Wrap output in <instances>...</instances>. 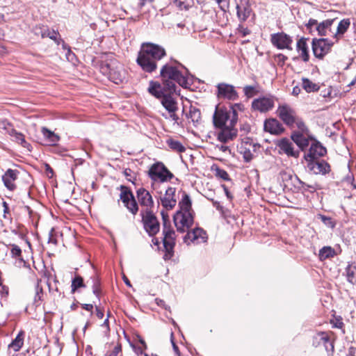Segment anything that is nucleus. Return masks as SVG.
Returning a JSON list of instances; mask_svg holds the SVG:
<instances>
[{
	"label": "nucleus",
	"instance_id": "obj_1",
	"mask_svg": "<svg viewBox=\"0 0 356 356\" xmlns=\"http://www.w3.org/2000/svg\"><path fill=\"white\" fill-rule=\"evenodd\" d=\"M160 74L163 81L162 88L167 89L170 92H176L175 83L184 88L191 85V75L188 70L180 63H166L161 67Z\"/></svg>",
	"mask_w": 356,
	"mask_h": 356
},
{
	"label": "nucleus",
	"instance_id": "obj_2",
	"mask_svg": "<svg viewBox=\"0 0 356 356\" xmlns=\"http://www.w3.org/2000/svg\"><path fill=\"white\" fill-rule=\"evenodd\" d=\"M165 56L164 48L153 43H146L142 45L136 61L143 71L151 73L156 70L157 62Z\"/></svg>",
	"mask_w": 356,
	"mask_h": 356
},
{
	"label": "nucleus",
	"instance_id": "obj_3",
	"mask_svg": "<svg viewBox=\"0 0 356 356\" xmlns=\"http://www.w3.org/2000/svg\"><path fill=\"white\" fill-rule=\"evenodd\" d=\"M148 92L152 95L159 99L162 106L168 111V116L164 113L162 114V116L165 119L170 118L172 121L177 123L179 120V116L176 113L179 108L178 103L172 95L174 92H170L167 89H163L162 86L160 83L154 81H151L149 83Z\"/></svg>",
	"mask_w": 356,
	"mask_h": 356
},
{
	"label": "nucleus",
	"instance_id": "obj_4",
	"mask_svg": "<svg viewBox=\"0 0 356 356\" xmlns=\"http://www.w3.org/2000/svg\"><path fill=\"white\" fill-rule=\"evenodd\" d=\"M243 108L241 104H234L229 107L216 106L213 115L214 127H235L238 120V111Z\"/></svg>",
	"mask_w": 356,
	"mask_h": 356
},
{
	"label": "nucleus",
	"instance_id": "obj_5",
	"mask_svg": "<svg viewBox=\"0 0 356 356\" xmlns=\"http://www.w3.org/2000/svg\"><path fill=\"white\" fill-rule=\"evenodd\" d=\"M277 115L288 127L305 129V123L297 116L295 110L289 105H280L277 109Z\"/></svg>",
	"mask_w": 356,
	"mask_h": 356
},
{
	"label": "nucleus",
	"instance_id": "obj_6",
	"mask_svg": "<svg viewBox=\"0 0 356 356\" xmlns=\"http://www.w3.org/2000/svg\"><path fill=\"white\" fill-rule=\"evenodd\" d=\"M163 215V218L164 220L163 223V243L165 249V254L163 255V259L165 260H168L171 259L173 255V250L175 245V232L173 229H172L169 226L167 225L166 220L163 212H161Z\"/></svg>",
	"mask_w": 356,
	"mask_h": 356
},
{
	"label": "nucleus",
	"instance_id": "obj_7",
	"mask_svg": "<svg viewBox=\"0 0 356 356\" xmlns=\"http://www.w3.org/2000/svg\"><path fill=\"white\" fill-rule=\"evenodd\" d=\"M148 175L154 182H165L173 177V174L168 170L162 162L152 164L148 171Z\"/></svg>",
	"mask_w": 356,
	"mask_h": 356
},
{
	"label": "nucleus",
	"instance_id": "obj_8",
	"mask_svg": "<svg viewBox=\"0 0 356 356\" xmlns=\"http://www.w3.org/2000/svg\"><path fill=\"white\" fill-rule=\"evenodd\" d=\"M142 222L146 232L150 236L156 235L160 229V224L152 211L140 212Z\"/></svg>",
	"mask_w": 356,
	"mask_h": 356
},
{
	"label": "nucleus",
	"instance_id": "obj_9",
	"mask_svg": "<svg viewBox=\"0 0 356 356\" xmlns=\"http://www.w3.org/2000/svg\"><path fill=\"white\" fill-rule=\"evenodd\" d=\"M174 223L178 232L183 233L188 231L193 224L192 212L177 211L174 216Z\"/></svg>",
	"mask_w": 356,
	"mask_h": 356
},
{
	"label": "nucleus",
	"instance_id": "obj_10",
	"mask_svg": "<svg viewBox=\"0 0 356 356\" xmlns=\"http://www.w3.org/2000/svg\"><path fill=\"white\" fill-rule=\"evenodd\" d=\"M334 43L327 38H314L312 42V47L314 56L322 59L331 51Z\"/></svg>",
	"mask_w": 356,
	"mask_h": 356
},
{
	"label": "nucleus",
	"instance_id": "obj_11",
	"mask_svg": "<svg viewBox=\"0 0 356 356\" xmlns=\"http://www.w3.org/2000/svg\"><path fill=\"white\" fill-rule=\"evenodd\" d=\"M102 69L107 72L108 79L116 84L122 83L124 79V71L120 64L111 63Z\"/></svg>",
	"mask_w": 356,
	"mask_h": 356
},
{
	"label": "nucleus",
	"instance_id": "obj_12",
	"mask_svg": "<svg viewBox=\"0 0 356 356\" xmlns=\"http://www.w3.org/2000/svg\"><path fill=\"white\" fill-rule=\"evenodd\" d=\"M291 134L293 141L302 149H305L309 145L310 141L315 140L312 136L309 134V131L305 125V129H298Z\"/></svg>",
	"mask_w": 356,
	"mask_h": 356
},
{
	"label": "nucleus",
	"instance_id": "obj_13",
	"mask_svg": "<svg viewBox=\"0 0 356 356\" xmlns=\"http://www.w3.org/2000/svg\"><path fill=\"white\" fill-rule=\"evenodd\" d=\"M138 202L142 207L141 212L152 211L154 202L150 193L144 188H140L136 191Z\"/></svg>",
	"mask_w": 356,
	"mask_h": 356
},
{
	"label": "nucleus",
	"instance_id": "obj_14",
	"mask_svg": "<svg viewBox=\"0 0 356 356\" xmlns=\"http://www.w3.org/2000/svg\"><path fill=\"white\" fill-rule=\"evenodd\" d=\"M120 200L124 207L133 214L138 211V206L133 193L125 186H121Z\"/></svg>",
	"mask_w": 356,
	"mask_h": 356
},
{
	"label": "nucleus",
	"instance_id": "obj_15",
	"mask_svg": "<svg viewBox=\"0 0 356 356\" xmlns=\"http://www.w3.org/2000/svg\"><path fill=\"white\" fill-rule=\"evenodd\" d=\"M3 128L6 130V132L8 134H9L12 138L13 140L17 143L18 144H20L23 147L26 148L27 150L31 151V145L30 143H29L25 140V137L23 134L17 131L15 129L13 128L12 125L6 122H2Z\"/></svg>",
	"mask_w": 356,
	"mask_h": 356
},
{
	"label": "nucleus",
	"instance_id": "obj_16",
	"mask_svg": "<svg viewBox=\"0 0 356 356\" xmlns=\"http://www.w3.org/2000/svg\"><path fill=\"white\" fill-rule=\"evenodd\" d=\"M292 41L291 37L283 32L273 33L270 35L271 43L280 49H291Z\"/></svg>",
	"mask_w": 356,
	"mask_h": 356
},
{
	"label": "nucleus",
	"instance_id": "obj_17",
	"mask_svg": "<svg viewBox=\"0 0 356 356\" xmlns=\"http://www.w3.org/2000/svg\"><path fill=\"white\" fill-rule=\"evenodd\" d=\"M217 89V96L218 98L234 101L238 97V92L232 85L221 83L218 84Z\"/></svg>",
	"mask_w": 356,
	"mask_h": 356
},
{
	"label": "nucleus",
	"instance_id": "obj_18",
	"mask_svg": "<svg viewBox=\"0 0 356 356\" xmlns=\"http://www.w3.org/2000/svg\"><path fill=\"white\" fill-rule=\"evenodd\" d=\"M326 149L318 142L314 140L311 143L310 147L307 153L305 154L306 161L318 160L320 157L326 154Z\"/></svg>",
	"mask_w": 356,
	"mask_h": 356
},
{
	"label": "nucleus",
	"instance_id": "obj_19",
	"mask_svg": "<svg viewBox=\"0 0 356 356\" xmlns=\"http://www.w3.org/2000/svg\"><path fill=\"white\" fill-rule=\"evenodd\" d=\"M207 236L206 232L201 228L197 227L188 232L187 234L184 236V241L186 243L189 245L191 243L200 244L207 241Z\"/></svg>",
	"mask_w": 356,
	"mask_h": 356
},
{
	"label": "nucleus",
	"instance_id": "obj_20",
	"mask_svg": "<svg viewBox=\"0 0 356 356\" xmlns=\"http://www.w3.org/2000/svg\"><path fill=\"white\" fill-rule=\"evenodd\" d=\"M217 129L216 136L219 141L226 143L233 140L237 136V129L235 127H221Z\"/></svg>",
	"mask_w": 356,
	"mask_h": 356
},
{
	"label": "nucleus",
	"instance_id": "obj_21",
	"mask_svg": "<svg viewBox=\"0 0 356 356\" xmlns=\"http://www.w3.org/2000/svg\"><path fill=\"white\" fill-rule=\"evenodd\" d=\"M236 15L241 22H244L251 15L252 10L248 0H239L236 4Z\"/></svg>",
	"mask_w": 356,
	"mask_h": 356
},
{
	"label": "nucleus",
	"instance_id": "obj_22",
	"mask_svg": "<svg viewBox=\"0 0 356 356\" xmlns=\"http://www.w3.org/2000/svg\"><path fill=\"white\" fill-rule=\"evenodd\" d=\"M256 145L249 140L248 138L243 140L238 146V152L243 155V159L246 162L250 161L253 159V152L255 151Z\"/></svg>",
	"mask_w": 356,
	"mask_h": 356
},
{
	"label": "nucleus",
	"instance_id": "obj_23",
	"mask_svg": "<svg viewBox=\"0 0 356 356\" xmlns=\"http://www.w3.org/2000/svg\"><path fill=\"white\" fill-rule=\"evenodd\" d=\"M175 192V188L168 187L163 196L161 197V205L166 210H171L175 207L177 204Z\"/></svg>",
	"mask_w": 356,
	"mask_h": 356
},
{
	"label": "nucleus",
	"instance_id": "obj_24",
	"mask_svg": "<svg viewBox=\"0 0 356 356\" xmlns=\"http://www.w3.org/2000/svg\"><path fill=\"white\" fill-rule=\"evenodd\" d=\"M307 162V168L314 174L325 175L330 170V165L324 161L313 160Z\"/></svg>",
	"mask_w": 356,
	"mask_h": 356
},
{
	"label": "nucleus",
	"instance_id": "obj_25",
	"mask_svg": "<svg viewBox=\"0 0 356 356\" xmlns=\"http://www.w3.org/2000/svg\"><path fill=\"white\" fill-rule=\"evenodd\" d=\"M336 22V19H327L321 22H318V36H328L334 38V29L333 25Z\"/></svg>",
	"mask_w": 356,
	"mask_h": 356
},
{
	"label": "nucleus",
	"instance_id": "obj_26",
	"mask_svg": "<svg viewBox=\"0 0 356 356\" xmlns=\"http://www.w3.org/2000/svg\"><path fill=\"white\" fill-rule=\"evenodd\" d=\"M252 106L254 110L266 112L274 106V100L271 97H261L253 100Z\"/></svg>",
	"mask_w": 356,
	"mask_h": 356
},
{
	"label": "nucleus",
	"instance_id": "obj_27",
	"mask_svg": "<svg viewBox=\"0 0 356 356\" xmlns=\"http://www.w3.org/2000/svg\"><path fill=\"white\" fill-rule=\"evenodd\" d=\"M19 173L17 170L8 169L2 175L3 184L9 191H13L16 188L15 181L17 179Z\"/></svg>",
	"mask_w": 356,
	"mask_h": 356
},
{
	"label": "nucleus",
	"instance_id": "obj_28",
	"mask_svg": "<svg viewBox=\"0 0 356 356\" xmlns=\"http://www.w3.org/2000/svg\"><path fill=\"white\" fill-rule=\"evenodd\" d=\"M264 131L273 135H279L284 132L282 124L275 118L266 120L264 124Z\"/></svg>",
	"mask_w": 356,
	"mask_h": 356
},
{
	"label": "nucleus",
	"instance_id": "obj_29",
	"mask_svg": "<svg viewBox=\"0 0 356 356\" xmlns=\"http://www.w3.org/2000/svg\"><path fill=\"white\" fill-rule=\"evenodd\" d=\"M280 151L289 156L298 157L299 152L293 149V143L287 138H282L277 143Z\"/></svg>",
	"mask_w": 356,
	"mask_h": 356
},
{
	"label": "nucleus",
	"instance_id": "obj_30",
	"mask_svg": "<svg viewBox=\"0 0 356 356\" xmlns=\"http://www.w3.org/2000/svg\"><path fill=\"white\" fill-rule=\"evenodd\" d=\"M307 40L308 39L305 38H301L298 40L296 44L297 51L305 63L308 62L309 60V47L307 43Z\"/></svg>",
	"mask_w": 356,
	"mask_h": 356
},
{
	"label": "nucleus",
	"instance_id": "obj_31",
	"mask_svg": "<svg viewBox=\"0 0 356 356\" xmlns=\"http://www.w3.org/2000/svg\"><path fill=\"white\" fill-rule=\"evenodd\" d=\"M350 25V19H343L339 22L337 26V30H334V39H335L336 42H337L343 35L348 29Z\"/></svg>",
	"mask_w": 356,
	"mask_h": 356
},
{
	"label": "nucleus",
	"instance_id": "obj_32",
	"mask_svg": "<svg viewBox=\"0 0 356 356\" xmlns=\"http://www.w3.org/2000/svg\"><path fill=\"white\" fill-rule=\"evenodd\" d=\"M41 131L46 142L49 145H55L60 140V137L57 134L46 127H42Z\"/></svg>",
	"mask_w": 356,
	"mask_h": 356
},
{
	"label": "nucleus",
	"instance_id": "obj_33",
	"mask_svg": "<svg viewBox=\"0 0 356 356\" xmlns=\"http://www.w3.org/2000/svg\"><path fill=\"white\" fill-rule=\"evenodd\" d=\"M24 344V332H20L13 341L8 345L9 349H13L15 352L19 351Z\"/></svg>",
	"mask_w": 356,
	"mask_h": 356
},
{
	"label": "nucleus",
	"instance_id": "obj_34",
	"mask_svg": "<svg viewBox=\"0 0 356 356\" xmlns=\"http://www.w3.org/2000/svg\"><path fill=\"white\" fill-rule=\"evenodd\" d=\"M179 210L183 211L192 212L191 210V200L188 194L184 193L182 198L179 203Z\"/></svg>",
	"mask_w": 356,
	"mask_h": 356
},
{
	"label": "nucleus",
	"instance_id": "obj_35",
	"mask_svg": "<svg viewBox=\"0 0 356 356\" xmlns=\"http://www.w3.org/2000/svg\"><path fill=\"white\" fill-rule=\"evenodd\" d=\"M320 340L323 342L327 352L332 353L334 351V345L330 341L327 333L322 332L318 334Z\"/></svg>",
	"mask_w": 356,
	"mask_h": 356
},
{
	"label": "nucleus",
	"instance_id": "obj_36",
	"mask_svg": "<svg viewBox=\"0 0 356 356\" xmlns=\"http://www.w3.org/2000/svg\"><path fill=\"white\" fill-rule=\"evenodd\" d=\"M335 255V251L330 246H325L319 251V258L321 261L332 258Z\"/></svg>",
	"mask_w": 356,
	"mask_h": 356
},
{
	"label": "nucleus",
	"instance_id": "obj_37",
	"mask_svg": "<svg viewBox=\"0 0 356 356\" xmlns=\"http://www.w3.org/2000/svg\"><path fill=\"white\" fill-rule=\"evenodd\" d=\"M302 86L307 92H315L319 90V86L317 84L313 83L307 78H303L302 79Z\"/></svg>",
	"mask_w": 356,
	"mask_h": 356
},
{
	"label": "nucleus",
	"instance_id": "obj_38",
	"mask_svg": "<svg viewBox=\"0 0 356 356\" xmlns=\"http://www.w3.org/2000/svg\"><path fill=\"white\" fill-rule=\"evenodd\" d=\"M167 144L169 147L175 152L181 153L186 150L185 147L178 140L169 139L167 140Z\"/></svg>",
	"mask_w": 356,
	"mask_h": 356
},
{
	"label": "nucleus",
	"instance_id": "obj_39",
	"mask_svg": "<svg viewBox=\"0 0 356 356\" xmlns=\"http://www.w3.org/2000/svg\"><path fill=\"white\" fill-rule=\"evenodd\" d=\"M318 22L315 19H309L308 22L306 23L305 26L308 32L311 35H318Z\"/></svg>",
	"mask_w": 356,
	"mask_h": 356
},
{
	"label": "nucleus",
	"instance_id": "obj_40",
	"mask_svg": "<svg viewBox=\"0 0 356 356\" xmlns=\"http://www.w3.org/2000/svg\"><path fill=\"white\" fill-rule=\"evenodd\" d=\"M40 30L41 32L42 38H44L48 37L56 42L57 41V35L58 34V32L55 31L54 30H49L47 27H45V29H40Z\"/></svg>",
	"mask_w": 356,
	"mask_h": 356
},
{
	"label": "nucleus",
	"instance_id": "obj_41",
	"mask_svg": "<svg viewBox=\"0 0 356 356\" xmlns=\"http://www.w3.org/2000/svg\"><path fill=\"white\" fill-rule=\"evenodd\" d=\"M72 291L74 293L78 288L85 287L83 280L80 275H76L72 280Z\"/></svg>",
	"mask_w": 356,
	"mask_h": 356
},
{
	"label": "nucleus",
	"instance_id": "obj_42",
	"mask_svg": "<svg viewBox=\"0 0 356 356\" xmlns=\"http://www.w3.org/2000/svg\"><path fill=\"white\" fill-rule=\"evenodd\" d=\"M346 275L347 277V280L350 283H353V279L355 277V275L356 273V266L353 264H349L346 268Z\"/></svg>",
	"mask_w": 356,
	"mask_h": 356
},
{
	"label": "nucleus",
	"instance_id": "obj_43",
	"mask_svg": "<svg viewBox=\"0 0 356 356\" xmlns=\"http://www.w3.org/2000/svg\"><path fill=\"white\" fill-rule=\"evenodd\" d=\"M299 184L300 185V189L304 191L313 193L318 189V186L316 184H309L300 180H299Z\"/></svg>",
	"mask_w": 356,
	"mask_h": 356
},
{
	"label": "nucleus",
	"instance_id": "obj_44",
	"mask_svg": "<svg viewBox=\"0 0 356 356\" xmlns=\"http://www.w3.org/2000/svg\"><path fill=\"white\" fill-rule=\"evenodd\" d=\"M243 92L247 97H252L257 93V87L254 86H245L243 88Z\"/></svg>",
	"mask_w": 356,
	"mask_h": 356
},
{
	"label": "nucleus",
	"instance_id": "obj_45",
	"mask_svg": "<svg viewBox=\"0 0 356 356\" xmlns=\"http://www.w3.org/2000/svg\"><path fill=\"white\" fill-rule=\"evenodd\" d=\"M170 3L173 4L176 6L179 10H188L189 9V6L186 5L185 2L182 0H169Z\"/></svg>",
	"mask_w": 356,
	"mask_h": 356
},
{
	"label": "nucleus",
	"instance_id": "obj_46",
	"mask_svg": "<svg viewBox=\"0 0 356 356\" xmlns=\"http://www.w3.org/2000/svg\"><path fill=\"white\" fill-rule=\"evenodd\" d=\"M317 218L320 219L326 226L331 228L334 227L335 223L332 221L331 218L322 214H318Z\"/></svg>",
	"mask_w": 356,
	"mask_h": 356
},
{
	"label": "nucleus",
	"instance_id": "obj_47",
	"mask_svg": "<svg viewBox=\"0 0 356 356\" xmlns=\"http://www.w3.org/2000/svg\"><path fill=\"white\" fill-rule=\"evenodd\" d=\"M216 176L225 181L229 179L228 173L225 170L219 168H216Z\"/></svg>",
	"mask_w": 356,
	"mask_h": 356
},
{
	"label": "nucleus",
	"instance_id": "obj_48",
	"mask_svg": "<svg viewBox=\"0 0 356 356\" xmlns=\"http://www.w3.org/2000/svg\"><path fill=\"white\" fill-rule=\"evenodd\" d=\"M216 1L218 3L220 8L222 11L226 12V10L229 8V0H216Z\"/></svg>",
	"mask_w": 356,
	"mask_h": 356
},
{
	"label": "nucleus",
	"instance_id": "obj_49",
	"mask_svg": "<svg viewBox=\"0 0 356 356\" xmlns=\"http://www.w3.org/2000/svg\"><path fill=\"white\" fill-rule=\"evenodd\" d=\"M10 253L13 257L17 258L21 255L22 250L19 246L16 245H13L10 249Z\"/></svg>",
	"mask_w": 356,
	"mask_h": 356
},
{
	"label": "nucleus",
	"instance_id": "obj_50",
	"mask_svg": "<svg viewBox=\"0 0 356 356\" xmlns=\"http://www.w3.org/2000/svg\"><path fill=\"white\" fill-rule=\"evenodd\" d=\"M65 56L68 61L74 63V61L76 60V56L69 48L67 49Z\"/></svg>",
	"mask_w": 356,
	"mask_h": 356
},
{
	"label": "nucleus",
	"instance_id": "obj_51",
	"mask_svg": "<svg viewBox=\"0 0 356 356\" xmlns=\"http://www.w3.org/2000/svg\"><path fill=\"white\" fill-rule=\"evenodd\" d=\"M113 355L115 356H119L120 354H122V346L120 344L116 345L113 350L111 352Z\"/></svg>",
	"mask_w": 356,
	"mask_h": 356
},
{
	"label": "nucleus",
	"instance_id": "obj_52",
	"mask_svg": "<svg viewBox=\"0 0 356 356\" xmlns=\"http://www.w3.org/2000/svg\"><path fill=\"white\" fill-rule=\"evenodd\" d=\"M42 289L39 286V283L38 282L36 286V292L35 296V302H37L38 300H40L41 299L40 293H42Z\"/></svg>",
	"mask_w": 356,
	"mask_h": 356
},
{
	"label": "nucleus",
	"instance_id": "obj_53",
	"mask_svg": "<svg viewBox=\"0 0 356 356\" xmlns=\"http://www.w3.org/2000/svg\"><path fill=\"white\" fill-rule=\"evenodd\" d=\"M92 291H93V293L97 297H98L99 294V292H100V289H99V282L97 281H96L94 283L93 286H92Z\"/></svg>",
	"mask_w": 356,
	"mask_h": 356
},
{
	"label": "nucleus",
	"instance_id": "obj_54",
	"mask_svg": "<svg viewBox=\"0 0 356 356\" xmlns=\"http://www.w3.org/2000/svg\"><path fill=\"white\" fill-rule=\"evenodd\" d=\"M216 148H218L220 151L222 152H229L231 153V150L229 147L225 145H216Z\"/></svg>",
	"mask_w": 356,
	"mask_h": 356
},
{
	"label": "nucleus",
	"instance_id": "obj_55",
	"mask_svg": "<svg viewBox=\"0 0 356 356\" xmlns=\"http://www.w3.org/2000/svg\"><path fill=\"white\" fill-rule=\"evenodd\" d=\"M2 205L3 207V217L6 218V214L9 213L8 204H7L6 202L3 201L2 202Z\"/></svg>",
	"mask_w": 356,
	"mask_h": 356
},
{
	"label": "nucleus",
	"instance_id": "obj_56",
	"mask_svg": "<svg viewBox=\"0 0 356 356\" xmlns=\"http://www.w3.org/2000/svg\"><path fill=\"white\" fill-rule=\"evenodd\" d=\"M96 315L99 318L102 319L104 317V312L99 307H96Z\"/></svg>",
	"mask_w": 356,
	"mask_h": 356
},
{
	"label": "nucleus",
	"instance_id": "obj_57",
	"mask_svg": "<svg viewBox=\"0 0 356 356\" xmlns=\"http://www.w3.org/2000/svg\"><path fill=\"white\" fill-rule=\"evenodd\" d=\"M82 307L87 311L91 312L93 309V305L92 304H84Z\"/></svg>",
	"mask_w": 356,
	"mask_h": 356
},
{
	"label": "nucleus",
	"instance_id": "obj_58",
	"mask_svg": "<svg viewBox=\"0 0 356 356\" xmlns=\"http://www.w3.org/2000/svg\"><path fill=\"white\" fill-rule=\"evenodd\" d=\"M222 187H223V189L225 191V195L227 197V198L229 199V200H232V195L229 192L227 188L225 185H222Z\"/></svg>",
	"mask_w": 356,
	"mask_h": 356
},
{
	"label": "nucleus",
	"instance_id": "obj_59",
	"mask_svg": "<svg viewBox=\"0 0 356 356\" xmlns=\"http://www.w3.org/2000/svg\"><path fill=\"white\" fill-rule=\"evenodd\" d=\"M40 29H45V26H36L34 29V33H35V35L41 36V32H40Z\"/></svg>",
	"mask_w": 356,
	"mask_h": 356
},
{
	"label": "nucleus",
	"instance_id": "obj_60",
	"mask_svg": "<svg viewBox=\"0 0 356 356\" xmlns=\"http://www.w3.org/2000/svg\"><path fill=\"white\" fill-rule=\"evenodd\" d=\"M300 92V88L298 86H295L293 88L292 94L295 96H297L299 95Z\"/></svg>",
	"mask_w": 356,
	"mask_h": 356
},
{
	"label": "nucleus",
	"instance_id": "obj_61",
	"mask_svg": "<svg viewBox=\"0 0 356 356\" xmlns=\"http://www.w3.org/2000/svg\"><path fill=\"white\" fill-rule=\"evenodd\" d=\"M213 205L218 209V210H222V207L220 204V202L217 201L212 200Z\"/></svg>",
	"mask_w": 356,
	"mask_h": 356
},
{
	"label": "nucleus",
	"instance_id": "obj_62",
	"mask_svg": "<svg viewBox=\"0 0 356 356\" xmlns=\"http://www.w3.org/2000/svg\"><path fill=\"white\" fill-rule=\"evenodd\" d=\"M1 293H2L3 296H6L8 294V289L6 286H3L1 288Z\"/></svg>",
	"mask_w": 356,
	"mask_h": 356
},
{
	"label": "nucleus",
	"instance_id": "obj_63",
	"mask_svg": "<svg viewBox=\"0 0 356 356\" xmlns=\"http://www.w3.org/2000/svg\"><path fill=\"white\" fill-rule=\"evenodd\" d=\"M156 304L160 307H165V302L161 299H156Z\"/></svg>",
	"mask_w": 356,
	"mask_h": 356
},
{
	"label": "nucleus",
	"instance_id": "obj_64",
	"mask_svg": "<svg viewBox=\"0 0 356 356\" xmlns=\"http://www.w3.org/2000/svg\"><path fill=\"white\" fill-rule=\"evenodd\" d=\"M355 84H356V76H355V78L350 82V83L348 84V86H354Z\"/></svg>",
	"mask_w": 356,
	"mask_h": 356
}]
</instances>
